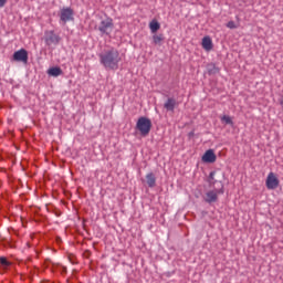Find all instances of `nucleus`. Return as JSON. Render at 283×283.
<instances>
[{
	"instance_id": "nucleus-1",
	"label": "nucleus",
	"mask_w": 283,
	"mask_h": 283,
	"mask_svg": "<svg viewBox=\"0 0 283 283\" xmlns=\"http://www.w3.org/2000/svg\"><path fill=\"white\" fill-rule=\"evenodd\" d=\"M98 57H99V64L105 70L117 71L119 69V63L122 61V57L118 51H116V49H111L109 51H105L104 53H101Z\"/></svg>"
},
{
	"instance_id": "nucleus-2",
	"label": "nucleus",
	"mask_w": 283,
	"mask_h": 283,
	"mask_svg": "<svg viewBox=\"0 0 283 283\" xmlns=\"http://www.w3.org/2000/svg\"><path fill=\"white\" fill-rule=\"evenodd\" d=\"M97 31L102 35H111L114 31V22L112 18H104L101 20L99 24H97Z\"/></svg>"
},
{
	"instance_id": "nucleus-3",
	"label": "nucleus",
	"mask_w": 283,
	"mask_h": 283,
	"mask_svg": "<svg viewBox=\"0 0 283 283\" xmlns=\"http://www.w3.org/2000/svg\"><path fill=\"white\" fill-rule=\"evenodd\" d=\"M151 120L145 117L138 118L136 123V128L143 136H147L151 130Z\"/></svg>"
},
{
	"instance_id": "nucleus-4",
	"label": "nucleus",
	"mask_w": 283,
	"mask_h": 283,
	"mask_svg": "<svg viewBox=\"0 0 283 283\" xmlns=\"http://www.w3.org/2000/svg\"><path fill=\"white\" fill-rule=\"evenodd\" d=\"M265 186L269 190L277 189L280 186V180L277 176L273 172H270L266 177Z\"/></svg>"
},
{
	"instance_id": "nucleus-5",
	"label": "nucleus",
	"mask_w": 283,
	"mask_h": 283,
	"mask_svg": "<svg viewBox=\"0 0 283 283\" xmlns=\"http://www.w3.org/2000/svg\"><path fill=\"white\" fill-rule=\"evenodd\" d=\"M61 38L54 33V31H45L44 32V42L46 45H57L60 43Z\"/></svg>"
},
{
	"instance_id": "nucleus-6",
	"label": "nucleus",
	"mask_w": 283,
	"mask_h": 283,
	"mask_svg": "<svg viewBox=\"0 0 283 283\" xmlns=\"http://www.w3.org/2000/svg\"><path fill=\"white\" fill-rule=\"evenodd\" d=\"M60 20L64 23L73 21L74 20L73 9L70 7L62 8V11H60Z\"/></svg>"
},
{
	"instance_id": "nucleus-7",
	"label": "nucleus",
	"mask_w": 283,
	"mask_h": 283,
	"mask_svg": "<svg viewBox=\"0 0 283 283\" xmlns=\"http://www.w3.org/2000/svg\"><path fill=\"white\" fill-rule=\"evenodd\" d=\"M223 193H224V191L222 189L210 190V191L206 192L203 200H205V202L213 203V202L218 201L219 195H223Z\"/></svg>"
},
{
	"instance_id": "nucleus-8",
	"label": "nucleus",
	"mask_w": 283,
	"mask_h": 283,
	"mask_svg": "<svg viewBox=\"0 0 283 283\" xmlns=\"http://www.w3.org/2000/svg\"><path fill=\"white\" fill-rule=\"evenodd\" d=\"M13 61L27 64L29 61L28 51L25 49H20L19 51H15V53H13Z\"/></svg>"
},
{
	"instance_id": "nucleus-9",
	"label": "nucleus",
	"mask_w": 283,
	"mask_h": 283,
	"mask_svg": "<svg viewBox=\"0 0 283 283\" xmlns=\"http://www.w3.org/2000/svg\"><path fill=\"white\" fill-rule=\"evenodd\" d=\"M201 160L206 164H213L217 161V155L212 149H209L203 154Z\"/></svg>"
},
{
	"instance_id": "nucleus-10",
	"label": "nucleus",
	"mask_w": 283,
	"mask_h": 283,
	"mask_svg": "<svg viewBox=\"0 0 283 283\" xmlns=\"http://www.w3.org/2000/svg\"><path fill=\"white\" fill-rule=\"evenodd\" d=\"M201 46L206 52H210L213 49V42L209 35L202 38Z\"/></svg>"
},
{
	"instance_id": "nucleus-11",
	"label": "nucleus",
	"mask_w": 283,
	"mask_h": 283,
	"mask_svg": "<svg viewBox=\"0 0 283 283\" xmlns=\"http://www.w3.org/2000/svg\"><path fill=\"white\" fill-rule=\"evenodd\" d=\"M176 107V101L174 98H168L164 104V108L168 112H174Z\"/></svg>"
},
{
	"instance_id": "nucleus-12",
	"label": "nucleus",
	"mask_w": 283,
	"mask_h": 283,
	"mask_svg": "<svg viewBox=\"0 0 283 283\" xmlns=\"http://www.w3.org/2000/svg\"><path fill=\"white\" fill-rule=\"evenodd\" d=\"M48 73H49V75H51L53 77H57L63 74V71H62V69H60V66H53V67L49 69Z\"/></svg>"
},
{
	"instance_id": "nucleus-13",
	"label": "nucleus",
	"mask_w": 283,
	"mask_h": 283,
	"mask_svg": "<svg viewBox=\"0 0 283 283\" xmlns=\"http://www.w3.org/2000/svg\"><path fill=\"white\" fill-rule=\"evenodd\" d=\"M149 30L151 33H157L160 30V23L157 20L149 22Z\"/></svg>"
},
{
	"instance_id": "nucleus-14",
	"label": "nucleus",
	"mask_w": 283,
	"mask_h": 283,
	"mask_svg": "<svg viewBox=\"0 0 283 283\" xmlns=\"http://www.w3.org/2000/svg\"><path fill=\"white\" fill-rule=\"evenodd\" d=\"M165 41V36L163 33H155V35H153V43L155 45H161V43Z\"/></svg>"
},
{
	"instance_id": "nucleus-15",
	"label": "nucleus",
	"mask_w": 283,
	"mask_h": 283,
	"mask_svg": "<svg viewBox=\"0 0 283 283\" xmlns=\"http://www.w3.org/2000/svg\"><path fill=\"white\" fill-rule=\"evenodd\" d=\"M146 184L150 188H154L156 186V177L154 174L146 175Z\"/></svg>"
},
{
	"instance_id": "nucleus-16",
	"label": "nucleus",
	"mask_w": 283,
	"mask_h": 283,
	"mask_svg": "<svg viewBox=\"0 0 283 283\" xmlns=\"http://www.w3.org/2000/svg\"><path fill=\"white\" fill-rule=\"evenodd\" d=\"M219 72H220V69H218V66H216L214 64H208V74L214 75V74H218Z\"/></svg>"
},
{
	"instance_id": "nucleus-17",
	"label": "nucleus",
	"mask_w": 283,
	"mask_h": 283,
	"mask_svg": "<svg viewBox=\"0 0 283 283\" xmlns=\"http://www.w3.org/2000/svg\"><path fill=\"white\" fill-rule=\"evenodd\" d=\"M221 123L226 124V125H230V126H233V119L232 117L230 116H227V115H223L221 118H220Z\"/></svg>"
},
{
	"instance_id": "nucleus-18",
	"label": "nucleus",
	"mask_w": 283,
	"mask_h": 283,
	"mask_svg": "<svg viewBox=\"0 0 283 283\" xmlns=\"http://www.w3.org/2000/svg\"><path fill=\"white\" fill-rule=\"evenodd\" d=\"M0 263H1V265H2L3 268H8V266L11 265V263H10V262L8 261V259L4 258V256H1V258H0Z\"/></svg>"
},
{
	"instance_id": "nucleus-19",
	"label": "nucleus",
	"mask_w": 283,
	"mask_h": 283,
	"mask_svg": "<svg viewBox=\"0 0 283 283\" xmlns=\"http://www.w3.org/2000/svg\"><path fill=\"white\" fill-rule=\"evenodd\" d=\"M227 28L230 29V30H234L237 29V24L235 22H233V20H230L228 23H227Z\"/></svg>"
},
{
	"instance_id": "nucleus-20",
	"label": "nucleus",
	"mask_w": 283,
	"mask_h": 283,
	"mask_svg": "<svg viewBox=\"0 0 283 283\" xmlns=\"http://www.w3.org/2000/svg\"><path fill=\"white\" fill-rule=\"evenodd\" d=\"M214 176H216V171L210 172L209 180L210 181L214 180Z\"/></svg>"
},
{
	"instance_id": "nucleus-21",
	"label": "nucleus",
	"mask_w": 283,
	"mask_h": 283,
	"mask_svg": "<svg viewBox=\"0 0 283 283\" xmlns=\"http://www.w3.org/2000/svg\"><path fill=\"white\" fill-rule=\"evenodd\" d=\"M7 3V0H0V8H3Z\"/></svg>"
},
{
	"instance_id": "nucleus-22",
	"label": "nucleus",
	"mask_w": 283,
	"mask_h": 283,
	"mask_svg": "<svg viewBox=\"0 0 283 283\" xmlns=\"http://www.w3.org/2000/svg\"><path fill=\"white\" fill-rule=\"evenodd\" d=\"M280 105L283 107V97L280 99Z\"/></svg>"
}]
</instances>
